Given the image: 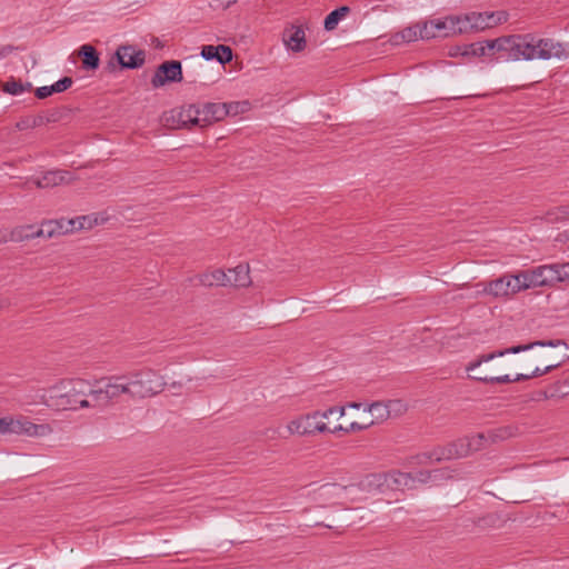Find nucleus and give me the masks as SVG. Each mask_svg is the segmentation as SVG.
<instances>
[{
	"label": "nucleus",
	"mask_w": 569,
	"mask_h": 569,
	"mask_svg": "<svg viewBox=\"0 0 569 569\" xmlns=\"http://www.w3.org/2000/svg\"><path fill=\"white\" fill-rule=\"evenodd\" d=\"M31 88L32 84L30 82L22 83L21 81L11 80L6 82L3 91L17 96L24 91L31 90Z\"/></svg>",
	"instance_id": "38"
},
{
	"label": "nucleus",
	"mask_w": 569,
	"mask_h": 569,
	"mask_svg": "<svg viewBox=\"0 0 569 569\" xmlns=\"http://www.w3.org/2000/svg\"><path fill=\"white\" fill-rule=\"evenodd\" d=\"M493 17H496V14H491V12H471V20L475 31L492 28Z\"/></svg>",
	"instance_id": "33"
},
{
	"label": "nucleus",
	"mask_w": 569,
	"mask_h": 569,
	"mask_svg": "<svg viewBox=\"0 0 569 569\" xmlns=\"http://www.w3.org/2000/svg\"><path fill=\"white\" fill-rule=\"evenodd\" d=\"M38 238L37 227L32 224L19 226L11 230L10 240L23 242Z\"/></svg>",
	"instance_id": "28"
},
{
	"label": "nucleus",
	"mask_w": 569,
	"mask_h": 569,
	"mask_svg": "<svg viewBox=\"0 0 569 569\" xmlns=\"http://www.w3.org/2000/svg\"><path fill=\"white\" fill-rule=\"evenodd\" d=\"M537 48L539 60H550L551 58L562 59L568 57L567 46L551 38L537 39Z\"/></svg>",
	"instance_id": "13"
},
{
	"label": "nucleus",
	"mask_w": 569,
	"mask_h": 569,
	"mask_svg": "<svg viewBox=\"0 0 569 569\" xmlns=\"http://www.w3.org/2000/svg\"><path fill=\"white\" fill-rule=\"evenodd\" d=\"M78 56L82 60V69L87 71H93L99 68L100 58L93 46L82 44L78 50Z\"/></svg>",
	"instance_id": "21"
},
{
	"label": "nucleus",
	"mask_w": 569,
	"mask_h": 569,
	"mask_svg": "<svg viewBox=\"0 0 569 569\" xmlns=\"http://www.w3.org/2000/svg\"><path fill=\"white\" fill-rule=\"evenodd\" d=\"M546 220L550 223L569 220V204H563L550 209L546 213Z\"/></svg>",
	"instance_id": "36"
},
{
	"label": "nucleus",
	"mask_w": 569,
	"mask_h": 569,
	"mask_svg": "<svg viewBox=\"0 0 569 569\" xmlns=\"http://www.w3.org/2000/svg\"><path fill=\"white\" fill-rule=\"evenodd\" d=\"M51 398L62 409L93 408L92 383L84 379L61 381L51 388Z\"/></svg>",
	"instance_id": "1"
},
{
	"label": "nucleus",
	"mask_w": 569,
	"mask_h": 569,
	"mask_svg": "<svg viewBox=\"0 0 569 569\" xmlns=\"http://www.w3.org/2000/svg\"><path fill=\"white\" fill-rule=\"evenodd\" d=\"M283 41L290 50L300 52L306 46L305 31L300 27H292L284 33Z\"/></svg>",
	"instance_id": "23"
},
{
	"label": "nucleus",
	"mask_w": 569,
	"mask_h": 569,
	"mask_svg": "<svg viewBox=\"0 0 569 569\" xmlns=\"http://www.w3.org/2000/svg\"><path fill=\"white\" fill-rule=\"evenodd\" d=\"M348 488L338 483H326L321 486L320 490L322 496L341 497L342 492Z\"/></svg>",
	"instance_id": "42"
},
{
	"label": "nucleus",
	"mask_w": 569,
	"mask_h": 569,
	"mask_svg": "<svg viewBox=\"0 0 569 569\" xmlns=\"http://www.w3.org/2000/svg\"><path fill=\"white\" fill-rule=\"evenodd\" d=\"M229 274H231V286L233 287H247L251 282L248 264L240 263L233 269H229Z\"/></svg>",
	"instance_id": "27"
},
{
	"label": "nucleus",
	"mask_w": 569,
	"mask_h": 569,
	"mask_svg": "<svg viewBox=\"0 0 569 569\" xmlns=\"http://www.w3.org/2000/svg\"><path fill=\"white\" fill-rule=\"evenodd\" d=\"M421 31H422V23H417L415 26H411V27H408V28L403 29L400 32V36H401L403 41L412 42V41H416L418 39H422Z\"/></svg>",
	"instance_id": "39"
},
{
	"label": "nucleus",
	"mask_w": 569,
	"mask_h": 569,
	"mask_svg": "<svg viewBox=\"0 0 569 569\" xmlns=\"http://www.w3.org/2000/svg\"><path fill=\"white\" fill-rule=\"evenodd\" d=\"M182 67L180 61H164L157 68L151 79V84L153 88H159L164 86L167 82H180L182 81Z\"/></svg>",
	"instance_id": "8"
},
{
	"label": "nucleus",
	"mask_w": 569,
	"mask_h": 569,
	"mask_svg": "<svg viewBox=\"0 0 569 569\" xmlns=\"http://www.w3.org/2000/svg\"><path fill=\"white\" fill-rule=\"evenodd\" d=\"M361 403L360 402H350L348 405L349 408H352V409H360L361 408Z\"/></svg>",
	"instance_id": "52"
},
{
	"label": "nucleus",
	"mask_w": 569,
	"mask_h": 569,
	"mask_svg": "<svg viewBox=\"0 0 569 569\" xmlns=\"http://www.w3.org/2000/svg\"><path fill=\"white\" fill-rule=\"evenodd\" d=\"M16 436H26L31 438H42L52 433V428L47 423L37 425L30 421L29 418L19 416L14 418Z\"/></svg>",
	"instance_id": "11"
},
{
	"label": "nucleus",
	"mask_w": 569,
	"mask_h": 569,
	"mask_svg": "<svg viewBox=\"0 0 569 569\" xmlns=\"http://www.w3.org/2000/svg\"><path fill=\"white\" fill-rule=\"evenodd\" d=\"M472 379L485 382V383H508L516 382L515 377L511 378L510 375L489 377V376H471Z\"/></svg>",
	"instance_id": "40"
},
{
	"label": "nucleus",
	"mask_w": 569,
	"mask_h": 569,
	"mask_svg": "<svg viewBox=\"0 0 569 569\" xmlns=\"http://www.w3.org/2000/svg\"><path fill=\"white\" fill-rule=\"evenodd\" d=\"M372 425H375V421H369L367 423H358V422H351L350 426L348 428L345 429L346 432H350V431H361V430H366L368 429L369 427H371Z\"/></svg>",
	"instance_id": "50"
},
{
	"label": "nucleus",
	"mask_w": 569,
	"mask_h": 569,
	"mask_svg": "<svg viewBox=\"0 0 569 569\" xmlns=\"http://www.w3.org/2000/svg\"><path fill=\"white\" fill-rule=\"evenodd\" d=\"M91 218H82L77 217L73 219H58L57 222L59 223V227H61L60 234H67L69 232H73L76 230H82L86 228V221L90 220Z\"/></svg>",
	"instance_id": "29"
},
{
	"label": "nucleus",
	"mask_w": 569,
	"mask_h": 569,
	"mask_svg": "<svg viewBox=\"0 0 569 569\" xmlns=\"http://www.w3.org/2000/svg\"><path fill=\"white\" fill-rule=\"evenodd\" d=\"M449 28L450 36L475 31L471 20V13H468L463 17H449Z\"/></svg>",
	"instance_id": "25"
},
{
	"label": "nucleus",
	"mask_w": 569,
	"mask_h": 569,
	"mask_svg": "<svg viewBox=\"0 0 569 569\" xmlns=\"http://www.w3.org/2000/svg\"><path fill=\"white\" fill-rule=\"evenodd\" d=\"M519 288L520 287L518 286V282L513 280L512 274H505L487 282L483 288V292L498 298L517 293L519 292Z\"/></svg>",
	"instance_id": "12"
},
{
	"label": "nucleus",
	"mask_w": 569,
	"mask_h": 569,
	"mask_svg": "<svg viewBox=\"0 0 569 569\" xmlns=\"http://www.w3.org/2000/svg\"><path fill=\"white\" fill-rule=\"evenodd\" d=\"M522 40L517 34L502 36L490 39V48L492 49V59L496 61H519V44Z\"/></svg>",
	"instance_id": "6"
},
{
	"label": "nucleus",
	"mask_w": 569,
	"mask_h": 569,
	"mask_svg": "<svg viewBox=\"0 0 569 569\" xmlns=\"http://www.w3.org/2000/svg\"><path fill=\"white\" fill-rule=\"evenodd\" d=\"M387 407H388L390 417L392 415L399 416L403 411H406V406L403 405V402L401 400H389V401H387Z\"/></svg>",
	"instance_id": "47"
},
{
	"label": "nucleus",
	"mask_w": 569,
	"mask_h": 569,
	"mask_svg": "<svg viewBox=\"0 0 569 569\" xmlns=\"http://www.w3.org/2000/svg\"><path fill=\"white\" fill-rule=\"evenodd\" d=\"M113 58L121 69H138L146 60V52L137 50L133 46H120L114 52Z\"/></svg>",
	"instance_id": "10"
},
{
	"label": "nucleus",
	"mask_w": 569,
	"mask_h": 569,
	"mask_svg": "<svg viewBox=\"0 0 569 569\" xmlns=\"http://www.w3.org/2000/svg\"><path fill=\"white\" fill-rule=\"evenodd\" d=\"M7 306H9L8 300H6V299L0 297V310L3 309Z\"/></svg>",
	"instance_id": "53"
},
{
	"label": "nucleus",
	"mask_w": 569,
	"mask_h": 569,
	"mask_svg": "<svg viewBox=\"0 0 569 569\" xmlns=\"http://www.w3.org/2000/svg\"><path fill=\"white\" fill-rule=\"evenodd\" d=\"M73 180V176L67 170H49L42 173L41 177L32 179V182L40 189L53 188L61 184H68Z\"/></svg>",
	"instance_id": "14"
},
{
	"label": "nucleus",
	"mask_w": 569,
	"mask_h": 569,
	"mask_svg": "<svg viewBox=\"0 0 569 569\" xmlns=\"http://www.w3.org/2000/svg\"><path fill=\"white\" fill-rule=\"evenodd\" d=\"M61 227L57 220H49L41 223L40 227H37L38 238L50 239L56 236H60Z\"/></svg>",
	"instance_id": "34"
},
{
	"label": "nucleus",
	"mask_w": 569,
	"mask_h": 569,
	"mask_svg": "<svg viewBox=\"0 0 569 569\" xmlns=\"http://www.w3.org/2000/svg\"><path fill=\"white\" fill-rule=\"evenodd\" d=\"M201 282L204 286H231V274L226 273L224 271L217 269L211 272L204 273L201 277Z\"/></svg>",
	"instance_id": "26"
},
{
	"label": "nucleus",
	"mask_w": 569,
	"mask_h": 569,
	"mask_svg": "<svg viewBox=\"0 0 569 569\" xmlns=\"http://www.w3.org/2000/svg\"><path fill=\"white\" fill-rule=\"evenodd\" d=\"M198 106L201 127H206L212 122L220 121L228 114L237 112V104L233 106L232 103L206 102Z\"/></svg>",
	"instance_id": "7"
},
{
	"label": "nucleus",
	"mask_w": 569,
	"mask_h": 569,
	"mask_svg": "<svg viewBox=\"0 0 569 569\" xmlns=\"http://www.w3.org/2000/svg\"><path fill=\"white\" fill-rule=\"evenodd\" d=\"M522 40L519 44V60L531 61L538 59L537 39L532 33L517 34Z\"/></svg>",
	"instance_id": "19"
},
{
	"label": "nucleus",
	"mask_w": 569,
	"mask_h": 569,
	"mask_svg": "<svg viewBox=\"0 0 569 569\" xmlns=\"http://www.w3.org/2000/svg\"><path fill=\"white\" fill-rule=\"evenodd\" d=\"M365 410L370 412L373 416V419L371 421H375V423L390 418L387 402H382V401L372 402Z\"/></svg>",
	"instance_id": "32"
},
{
	"label": "nucleus",
	"mask_w": 569,
	"mask_h": 569,
	"mask_svg": "<svg viewBox=\"0 0 569 569\" xmlns=\"http://www.w3.org/2000/svg\"><path fill=\"white\" fill-rule=\"evenodd\" d=\"M129 397L142 399L161 392L166 386L163 377L150 368H142L124 375Z\"/></svg>",
	"instance_id": "2"
},
{
	"label": "nucleus",
	"mask_w": 569,
	"mask_h": 569,
	"mask_svg": "<svg viewBox=\"0 0 569 569\" xmlns=\"http://www.w3.org/2000/svg\"><path fill=\"white\" fill-rule=\"evenodd\" d=\"M453 446L452 442L442 446L437 447L428 452H423L418 455L416 458L418 460V463H426L428 461H442V460H451L456 459L453 453Z\"/></svg>",
	"instance_id": "18"
},
{
	"label": "nucleus",
	"mask_w": 569,
	"mask_h": 569,
	"mask_svg": "<svg viewBox=\"0 0 569 569\" xmlns=\"http://www.w3.org/2000/svg\"><path fill=\"white\" fill-rule=\"evenodd\" d=\"M559 346H567V345H566V342L563 340L557 339V340H548V341L538 340V341L529 342L527 345L513 346V347H510V348H507V349H503V350H498V351H493V352L480 356L475 361H471L466 367V370L467 371H472L476 368L480 367L482 363L489 362V361H491V360H493V359H496L498 357H503L506 355L520 353L522 351L531 350L535 347H552V348H556V347H559Z\"/></svg>",
	"instance_id": "5"
},
{
	"label": "nucleus",
	"mask_w": 569,
	"mask_h": 569,
	"mask_svg": "<svg viewBox=\"0 0 569 569\" xmlns=\"http://www.w3.org/2000/svg\"><path fill=\"white\" fill-rule=\"evenodd\" d=\"M346 428H343L342 426H339V427H336L331 432H336L338 430H343L345 431Z\"/></svg>",
	"instance_id": "54"
},
{
	"label": "nucleus",
	"mask_w": 569,
	"mask_h": 569,
	"mask_svg": "<svg viewBox=\"0 0 569 569\" xmlns=\"http://www.w3.org/2000/svg\"><path fill=\"white\" fill-rule=\"evenodd\" d=\"M82 218H91L90 220L86 221V228L84 229H91L94 226H98L100 223H103L107 218H104L100 213H92L89 216H82Z\"/></svg>",
	"instance_id": "48"
},
{
	"label": "nucleus",
	"mask_w": 569,
	"mask_h": 569,
	"mask_svg": "<svg viewBox=\"0 0 569 569\" xmlns=\"http://www.w3.org/2000/svg\"><path fill=\"white\" fill-rule=\"evenodd\" d=\"M14 418L13 417H2L0 418V435L1 436H10L13 435L14 431Z\"/></svg>",
	"instance_id": "44"
},
{
	"label": "nucleus",
	"mask_w": 569,
	"mask_h": 569,
	"mask_svg": "<svg viewBox=\"0 0 569 569\" xmlns=\"http://www.w3.org/2000/svg\"><path fill=\"white\" fill-rule=\"evenodd\" d=\"M513 280L518 282L519 292L530 288H537L539 282L536 280L533 269L520 271L517 274H512Z\"/></svg>",
	"instance_id": "30"
},
{
	"label": "nucleus",
	"mask_w": 569,
	"mask_h": 569,
	"mask_svg": "<svg viewBox=\"0 0 569 569\" xmlns=\"http://www.w3.org/2000/svg\"><path fill=\"white\" fill-rule=\"evenodd\" d=\"M350 11L349 7L342 6L331 11L325 19V29L331 31L336 29L339 21Z\"/></svg>",
	"instance_id": "31"
},
{
	"label": "nucleus",
	"mask_w": 569,
	"mask_h": 569,
	"mask_svg": "<svg viewBox=\"0 0 569 569\" xmlns=\"http://www.w3.org/2000/svg\"><path fill=\"white\" fill-rule=\"evenodd\" d=\"M73 83L72 78L63 77L51 86H43L36 89L34 94L38 99H46L53 93H60L68 90Z\"/></svg>",
	"instance_id": "22"
},
{
	"label": "nucleus",
	"mask_w": 569,
	"mask_h": 569,
	"mask_svg": "<svg viewBox=\"0 0 569 569\" xmlns=\"http://www.w3.org/2000/svg\"><path fill=\"white\" fill-rule=\"evenodd\" d=\"M33 119H41V122L37 123V127H41L47 123L57 122L60 119V112L58 110H53L47 114L34 116Z\"/></svg>",
	"instance_id": "45"
},
{
	"label": "nucleus",
	"mask_w": 569,
	"mask_h": 569,
	"mask_svg": "<svg viewBox=\"0 0 569 569\" xmlns=\"http://www.w3.org/2000/svg\"><path fill=\"white\" fill-rule=\"evenodd\" d=\"M339 411V417L345 416L346 408L345 407H331L325 411H315L312 413H308L301 416L288 425V430L291 435H312L315 432H326L329 431L328 426L323 421H316L319 417L322 419H328L332 412Z\"/></svg>",
	"instance_id": "4"
},
{
	"label": "nucleus",
	"mask_w": 569,
	"mask_h": 569,
	"mask_svg": "<svg viewBox=\"0 0 569 569\" xmlns=\"http://www.w3.org/2000/svg\"><path fill=\"white\" fill-rule=\"evenodd\" d=\"M491 14H496V17L492 18V27L506 22L508 19V13L506 11L491 12Z\"/></svg>",
	"instance_id": "51"
},
{
	"label": "nucleus",
	"mask_w": 569,
	"mask_h": 569,
	"mask_svg": "<svg viewBox=\"0 0 569 569\" xmlns=\"http://www.w3.org/2000/svg\"><path fill=\"white\" fill-rule=\"evenodd\" d=\"M422 40H430L435 38H446L450 36L449 17L441 20H431L422 22Z\"/></svg>",
	"instance_id": "15"
},
{
	"label": "nucleus",
	"mask_w": 569,
	"mask_h": 569,
	"mask_svg": "<svg viewBox=\"0 0 569 569\" xmlns=\"http://www.w3.org/2000/svg\"><path fill=\"white\" fill-rule=\"evenodd\" d=\"M201 57L207 61L217 60L221 64H224L232 60V50L224 44H208L202 47Z\"/></svg>",
	"instance_id": "16"
},
{
	"label": "nucleus",
	"mask_w": 569,
	"mask_h": 569,
	"mask_svg": "<svg viewBox=\"0 0 569 569\" xmlns=\"http://www.w3.org/2000/svg\"><path fill=\"white\" fill-rule=\"evenodd\" d=\"M452 446L455 449L453 453H455L456 459L463 458V457H467L468 455H470V447L468 445V439L460 438L456 441H452Z\"/></svg>",
	"instance_id": "41"
},
{
	"label": "nucleus",
	"mask_w": 569,
	"mask_h": 569,
	"mask_svg": "<svg viewBox=\"0 0 569 569\" xmlns=\"http://www.w3.org/2000/svg\"><path fill=\"white\" fill-rule=\"evenodd\" d=\"M532 269L536 276V280L539 282L538 287H550L559 282V273H557L555 263L542 264Z\"/></svg>",
	"instance_id": "20"
},
{
	"label": "nucleus",
	"mask_w": 569,
	"mask_h": 569,
	"mask_svg": "<svg viewBox=\"0 0 569 569\" xmlns=\"http://www.w3.org/2000/svg\"><path fill=\"white\" fill-rule=\"evenodd\" d=\"M41 122V119H33V117H26L20 119L16 127L18 130H27V129H33L37 128V123Z\"/></svg>",
	"instance_id": "46"
},
{
	"label": "nucleus",
	"mask_w": 569,
	"mask_h": 569,
	"mask_svg": "<svg viewBox=\"0 0 569 569\" xmlns=\"http://www.w3.org/2000/svg\"><path fill=\"white\" fill-rule=\"evenodd\" d=\"M468 439V445L470 447V453L473 451H478L483 448L485 442L487 441V437L485 433H477L470 437H465Z\"/></svg>",
	"instance_id": "43"
},
{
	"label": "nucleus",
	"mask_w": 569,
	"mask_h": 569,
	"mask_svg": "<svg viewBox=\"0 0 569 569\" xmlns=\"http://www.w3.org/2000/svg\"><path fill=\"white\" fill-rule=\"evenodd\" d=\"M490 39L473 42L470 44H466L461 52L462 56L466 57H477V58H491L492 59V49L490 48Z\"/></svg>",
	"instance_id": "24"
},
{
	"label": "nucleus",
	"mask_w": 569,
	"mask_h": 569,
	"mask_svg": "<svg viewBox=\"0 0 569 569\" xmlns=\"http://www.w3.org/2000/svg\"><path fill=\"white\" fill-rule=\"evenodd\" d=\"M555 268L557 269V273H559V282L566 281L569 279V262L568 263H555Z\"/></svg>",
	"instance_id": "49"
},
{
	"label": "nucleus",
	"mask_w": 569,
	"mask_h": 569,
	"mask_svg": "<svg viewBox=\"0 0 569 569\" xmlns=\"http://www.w3.org/2000/svg\"><path fill=\"white\" fill-rule=\"evenodd\" d=\"M177 123L178 127L182 128L201 127L199 106L189 104L181 108V110L177 112Z\"/></svg>",
	"instance_id": "17"
},
{
	"label": "nucleus",
	"mask_w": 569,
	"mask_h": 569,
	"mask_svg": "<svg viewBox=\"0 0 569 569\" xmlns=\"http://www.w3.org/2000/svg\"><path fill=\"white\" fill-rule=\"evenodd\" d=\"M126 376H111L92 383V406L106 409L119 402L122 395L129 396Z\"/></svg>",
	"instance_id": "3"
},
{
	"label": "nucleus",
	"mask_w": 569,
	"mask_h": 569,
	"mask_svg": "<svg viewBox=\"0 0 569 569\" xmlns=\"http://www.w3.org/2000/svg\"><path fill=\"white\" fill-rule=\"evenodd\" d=\"M372 479L379 486L385 483L392 490L411 489L416 485V478L411 472L391 471L385 475H373Z\"/></svg>",
	"instance_id": "9"
},
{
	"label": "nucleus",
	"mask_w": 569,
	"mask_h": 569,
	"mask_svg": "<svg viewBox=\"0 0 569 569\" xmlns=\"http://www.w3.org/2000/svg\"><path fill=\"white\" fill-rule=\"evenodd\" d=\"M560 366H561V361L549 365V366L545 367L543 369L536 367L535 370L530 375H525V373L516 375L515 380H528L531 378L540 377L546 373H549L550 371H552L553 369H557Z\"/></svg>",
	"instance_id": "37"
},
{
	"label": "nucleus",
	"mask_w": 569,
	"mask_h": 569,
	"mask_svg": "<svg viewBox=\"0 0 569 569\" xmlns=\"http://www.w3.org/2000/svg\"><path fill=\"white\" fill-rule=\"evenodd\" d=\"M445 470L442 469H435V470H420L417 471L413 475V478H416V482L419 483H428L431 481H436L438 479H441L445 477Z\"/></svg>",
	"instance_id": "35"
}]
</instances>
